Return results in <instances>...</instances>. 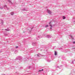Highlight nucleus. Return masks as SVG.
Listing matches in <instances>:
<instances>
[{
  "label": "nucleus",
  "instance_id": "13",
  "mask_svg": "<svg viewBox=\"0 0 75 75\" xmlns=\"http://www.w3.org/2000/svg\"><path fill=\"white\" fill-rule=\"evenodd\" d=\"M8 1L9 2V3H11V1L10 0H8Z\"/></svg>",
  "mask_w": 75,
  "mask_h": 75
},
{
  "label": "nucleus",
  "instance_id": "23",
  "mask_svg": "<svg viewBox=\"0 0 75 75\" xmlns=\"http://www.w3.org/2000/svg\"><path fill=\"white\" fill-rule=\"evenodd\" d=\"M50 61H48V62H50Z\"/></svg>",
  "mask_w": 75,
  "mask_h": 75
},
{
  "label": "nucleus",
  "instance_id": "9",
  "mask_svg": "<svg viewBox=\"0 0 75 75\" xmlns=\"http://www.w3.org/2000/svg\"><path fill=\"white\" fill-rule=\"evenodd\" d=\"M48 27V25H46L45 26V27L46 28H47V27Z\"/></svg>",
  "mask_w": 75,
  "mask_h": 75
},
{
  "label": "nucleus",
  "instance_id": "5",
  "mask_svg": "<svg viewBox=\"0 0 75 75\" xmlns=\"http://www.w3.org/2000/svg\"><path fill=\"white\" fill-rule=\"evenodd\" d=\"M47 12L48 13L50 14H51V11H50V10H48Z\"/></svg>",
  "mask_w": 75,
  "mask_h": 75
},
{
  "label": "nucleus",
  "instance_id": "14",
  "mask_svg": "<svg viewBox=\"0 0 75 75\" xmlns=\"http://www.w3.org/2000/svg\"><path fill=\"white\" fill-rule=\"evenodd\" d=\"M5 36H7V34H5Z\"/></svg>",
  "mask_w": 75,
  "mask_h": 75
},
{
  "label": "nucleus",
  "instance_id": "18",
  "mask_svg": "<svg viewBox=\"0 0 75 75\" xmlns=\"http://www.w3.org/2000/svg\"><path fill=\"white\" fill-rule=\"evenodd\" d=\"M40 71H41V70H40L39 71V72H40Z\"/></svg>",
  "mask_w": 75,
  "mask_h": 75
},
{
  "label": "nucleus",
  "instance_id": "11",
  "mask_svg": "<svg viewBox=\"0 0 75 75\" xmlns=\"http://www.w3.org/2000/svg\"><path fill=\"white\" fill-rule=\"evenodd\" d=\"M55 55H57V52L56 51H55Z\"/></svg>",
  "mask_w": 75,
  "mask_h": 75
},
{
  "label": "nucleus",
  "instance_id": "24",
  "mask_svg": "<svg viewBox=\"0 0 75 75\" xmlns=\"http://www.w3.org/2000/svg\"><path fill=\"white\" fill-rule=\"evenodd\" d=\"M74 61H75V60H74Z\"/></svg>",
  "mask_w": 75,
  "mask_h": 75
},
{
  "label": "nucleus",
  "instance_id": "3",
  "mask_svg": "<svg viewBox=\"0 0 75 75\" xmlns=\"http://www.w3.org/2000/svg\"><path fill=\"white\" fill-rule=\"evenodd\" d=\"M37 57H42V55L40 54H37Z\"/></svg>",
  "mask_w": 75,
  "mask_h": 75
},
{
  "label": "nucleus",
  "instance_id": "4",
  "mask_svg": "<svg viewBox=\"0 0 75 75\" xmlns=\"http://www.w3.org/2000/svg\"><path fill=\"white\" fill-rule=\"evenodd\" d=\"M47 38H51V35H47Z\"/></svg>",
  "mask_w": 75,
  "mask_h": 75
},
{
  "label": "nucleus",
  "instance_id": "19",
  "mask_svg": "<svg viewBox=\"0 0 75 75\" xmlns=\"http://www.w3.org/2000/svg\"><path fill=\"white\" fill-rule=\"evenodd\" d=\"M72 63H73V64H74V62L72 61Z\"/></svg>",
  "mask_w": 75,
  "mask_h": 75
},
{
  "label": "nucleus",
  "instance_id": "6",
  "mask_svg": "<svg viewBox=\"0 0 75 75\" xmlns=\"http://www.w3.org/2000/svg\"><path fill=\"white\" fill-rule=\"evenodd\" d=\"M1 24H2V25H3V23H4V22L3 21V20H1Z\"/></svg>",
  "mask_w": 75,
  "mask_h": 75
},
{
  "label": "nucleus",
  "instance_id": "12",
  "mask_svg": "<svg viewBox=\"0 0 75 75\" xmlns=\"http://www.w3.org/2000/svg\"><path fill=\"white\" fill-rule=\"evenodd\" d=\"M63 19H65V16H63Z\"/></svg>",
  "mask_w": 75,
  "mask_h": 75
},
{
  "label": "nucleus",
  "instance_id": "15",
  "mask_svg": "<svg viewBox=\"0 0 75 75\" xmlns=\"http://www.w3.org/2000/svg\"><path fill=\"white\" fill-rule=\"evenodd\" d=\"M4 7H6V8H7V6H6V5H5L4 6Z\"/></svg>",
  "mask_w": 75,
  "mask_h": 75
},
{
  "label": "nucleus",
  "instance_id": "20",
  "mask_svg": "<svg viewBox=\"0 0 75 75\" xmlns=\"http://www.w3.org/2000/svg\"><path fill=\"white\" fill-rule=\"evenodd\" d=\"M43 69H42V70H41V71H43Z\"/></svg>",
  "mask_w": 75,
  "mask_h": 75
},
{
  "label": "nucleus",
  "instance_id": "16",
  "mask_svg": "<svg viewBox=\"0 0 75 75\" xmlns=\"http://www.w3.org/2000/svg\"><path fill=\"white\" fill-rule=\"evenodd\" d=\"M18 46H16V48H18Z\"/></svg>",
  "mask_w": 75,
  "mask_h": 75
},
{
  "label": "nucleus",
  "instance_id": "8",
  "mask_svg": "<svg viewBox=\"0 0 75 75\" xmlns=\"http://www.w3.org/2000/svg\"><path fill=\"white\" fill-rule=\"evenodd\" d=\"M5 30H6V31H10V29H5Z\"/></svg>",
  "mask_w": 75,
  "mask_h": 75
},
{
  "label": "nucleus",
  "instance_id": "21",
  "mask_svg": "<svg viewBox=\"0 0 75 75\" xmlns=\"http://www.w3.org/2000/svg\"><path fill=\"white\" fill-rule=\"evenodd\" d=\"M1 8V9H3V8Z\"/></svg>",
  "mask_w": 75,
  "mask_h": 75
},
{
  "label": "nucleus",
  "instance_id": "22",
  "mask_svg": "<svg viewBox=\"0 0 75 75\" xmlns=\"http://www.w3.org/2000/svg\"><path fill=\"white\" fill-rule=\"evenodd\" d=\"M25 9H24V10H23V11H25Z\"/></svg>",
  "mask_w": 75,
  "mask_h": 75
},
{
  "label": "nucleus",
  "instance_id": "10",
  "mask_svg": "<svg viewBox=\"0 0 75 75\" xmlns=\"http://www.w3.org/2000/svg\"><path fill=\"white\" fill-rule=\"evenodd\" d=\"M11 15H13V14H14V13H13V12H11Z\"/></svg>",
  "mask_w": 75,
  "mask_h": 75
},
{
  "label": "nucleus",
  "instance_id": "7",
  "mask_svg": "<svg viewBox=\"0 0 75 75\" xmlns=\"http://www.w3.org/2000/svg\"><path fill=\"white\" fill-rule=\"evenodd\" d=\"M70 37L71 38L72 40H73L74 39V38H73V36H72L71 35H69Z\"/></svg>",
  "mask_w": 75,
  "mask_h": 75
},
{
  "label": "nucleus",
  "instance_id": "2",
  "mask_svg": "<svg viewBox=\"0 0 75 75\" xmlns=\"http://www.w3.org/2000/svg\"><path fill=\"white\" fill-rule=\"evenodd\" d=\"M18 59L19 60L21 59H22V57H21V56H18Z\"/></svg>",
  "mask_w": 75,
  "mask_h": 75
},
{
  "label": "nucleus",
  "instance_id": "1",
  "mask_svg": "<svg viewBox=\"0 0 75 75\" xmlns=\"http://www.w3.org/2000/svg\"><path fill=\"white\" fill-rule=\"evenodd\" d=\"M51 22H50L49 23L50 26V30H52V26L53 27L54 26H55V25H52L51 24Z\"/></svg>",
  "mask_w": 75,
  "mask_h": 75
},
{
  "label": "nucleus",
  "instance_id": "17",
  "mask_svg": "<svg viewBox=\"0 0 75 75\" xmlns=\"http://www.w3.org/2000/svg\"><path fill=\"white\" fill-rule=\"evenodd\" d=\"M73 44H75V42H73Z\"/></svg>",
  "mask_w": 75,
  "mask_h": 75
}]
</instances>
